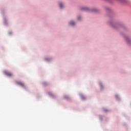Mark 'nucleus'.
I'll use <instances>...</instances> for the list:
<instances>
[{"label":"nucleus","instance_id":"f257e3e1","mask_svg":"<svg viewBox=\"0 0 131 131\" xmlns=\"http://www.w3.org/2000/svg\"><path fill=\"white\" fill-rule=\"evenodd\" d=\"M16 83L17 84H18L19 85H20V86H22L23 88H24V86H25L24 83H23V82H21V81H16Z\"/></svg>","mask_w":131,"mask_h":131},{"label":"nucleus","instance_id":"f03ea898","mask_svg":"<svg viewBox=\"0 0 131 131\" xmlns=\"http://www.w3.org/2000/svg\"><path fill=\"white\" fill-rule=\"evenodd\" d=\"M4 73L5 74H6V75H7V76H9L10 77L13 76V74H12L11 73H10L7 71H5Z\"/></svg>","mask_w":131,"mask_h":131},{"label":"nucleus","instance_id":"7ed1b4c3","mask_svg":"<svg viewBox=\"0 0 131 131\" xmlns=\"http://www.w3.org/2000/svg\"><path fill=\"white\" fill-rule=\"evenodd\" d=\"M81 10L82 11H89V8H88L87 7H82Z\"/></svg>","mask_w":131,"mask_h":131},{"label":"nucleus","instance_id":"20e7f679","mask_svg":"<svg viewBox=\"0 0 131 131\" xmlns=\"http://www.w3.org/2000/svg\"><path fill=\"white\" fill-rule=\"evenodd\" d=\"M70 24L71 25H72V26H74V25H75V23H74V21H71V22L70 23Z\"/></svg>","mask_w":131,"mask_h":131},{"label":"nucleus","instance_id":"39448f33","mask_svg":"<svg viewBox=\"0 0 131 131\" xmlns=\"http://www.w3.org/2000/svg\"><path fill=\"white\" fill-rule=\"evenodd\" d=\"M59 7L61 9H62V8H63V7H64V5H63V4L62 3H60Z\"/></svg>","mask_w":131,"mask_h":131},{"label":"nucleus","instance_id":"423d86ee","mask_svg":"<svg viewBox=\"0 0 131 131\" xmlns=\"http://www.w3.org/2000/svg\"><path fill=\"white\" fill-rule=\"evenodd\" d=\"M126 41L127 43H129V41H130V40L129 38L126 39Z\"/></svg>","mask_w":131,"mask_h":131},{"label":"nucleus","instance_id":"0eeeda50","mask_svg":"<svg viewBox=\"0 0 131 131\" xmlns=\"http://www.w3.org/2000/svg\"><path fill=\"white\" fill-rule=\"evenodd\" d=\"M92 11L93 12H97V9H93Z\"/></svg>","mask_w":131,"mask_h":131},{"label":"nucleus","instance_id":"6e6552de","mask_svg":"<svg viewBox=\"0 0 131 131\" xmlns=\"http://www.w3.org/2000/svg\"><path fill=\"white\" fill-rule=\"evenodd\" d=\"M65 99H68V96H64Z\"/></svg>","mask_w":131,"mask_h":131},{"label":"nucleus","instance_id":"1a4fd4ad","mask_svg":"<svg viewBox=\"0 0 131 131\" xmlns=\"http://www.w3.org/2000/svg\"><path fill=\"white\" fill-rule=\"evenodd\" d=\"M78 20H80V17H78Z\"/></svg>","mask_w":131,"mask_h":131}]
</instances>
